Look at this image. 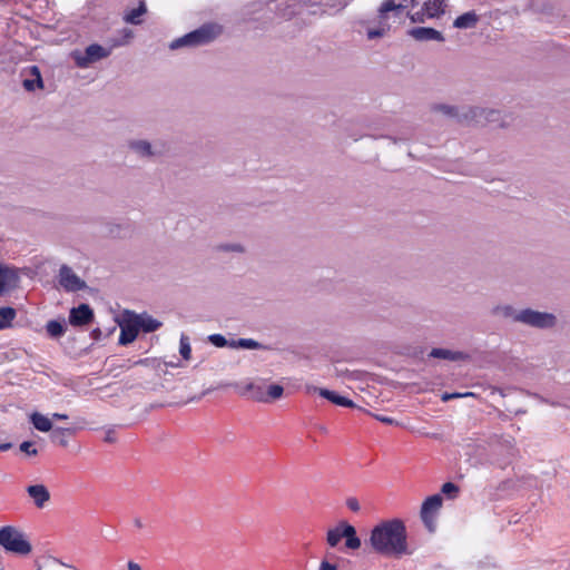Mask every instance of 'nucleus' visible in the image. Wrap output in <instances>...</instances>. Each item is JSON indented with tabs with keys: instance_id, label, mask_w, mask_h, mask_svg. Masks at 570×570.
<instances>
[{
	"instance_id": "obj_18",
	"label": "nucleus",
	"mask_w": 570,
	"mask_h": 570,
	"mask_svg": "<svg viewBox=\"0 0 570 570\" xmlns=\"http://www.w3.org/2000/svg\"><path fill=\"white\" fill-rule=\"evenodd\" d=\"M492 313L498 317L521 324L522 308L515 309L510 304H500L493 307Z\"/></svg>"
},
{
	"instance_id": "obj_35",
	"label": "nucleus",
	"mask_w": 570,
	"mask_h": 570,
	"mask_svg": "<svg viewBox=\"0 0 570 570\" xmlns=\"http://www.w3.org/2000/svg\"><path fill=\"white\" fill-rule=\"evenodd\" d=\"M283 392H284V389L282 385H279V384L269 385L268 391L266 393L267 401L269 399H272V400L279 399L283 395Z\"/></svg>"
},
{
	"instance_id": "obj_42",
	"label": "nucleus",
	"mask_w": 570,
	"mask_h": 570,
	"mask_svg": "<svg viewBox=\"0 0 570 570\" xmlns=\"http://www.w3.org/2000/svg\"><path fill=\"white\" fill-rule=\"evenodd\" d=\"M346 505L354 512H357L361 509L360 503L355 498L347 499Z\"/></svg>"
},
{
	"instance_id": "obj_14",
	"label": "nucleus",
	"mask_w": 570,
	"mask_h": 570,
	"mask_svg": "<svg viewBox=\"0 0 570 570\" xmlns=\"http://www.w3.org/2000/svg\"><path fill=\"white\" fill-rule=\"evenodd\" d=\"M18 283V273L13 268L0 265V295L14 289Z\"/></svg>"
},
{
	"instance_id": "obj_46",
	"label": "nucleus",
	"mask_w": 570,
	"mask_h": 570,
	"mask_svg": "<svg viewBox=\"0 0 570 570\" xmlns=\"http://www.w3.org/2000/svg\"><path fill=\"white\" fill-rule=\"evenodd\" d=\"M127 568H128V570H142L140 564L135 561H129L127 563Z\"/></svg>"
},
{
	"instance_id": "obj_27",
	"label": "nucleus",
	"mask_w": 570,
	"mask_h": 570,
	"mask_svg": "<svg viewBox=\"0 0 570 570\" xmlns=\"http://www.w3.org/2000/svg\"><path fill=\"white\" fill-rule=\"evenodd\" d=\"M403 8H405V6L401 2L396 3L394 0L383 1L377 10L380 21L381 22L384 21V19L386 18V14L389 12L399 11V10H402Z\"/></svg>"
},
{
	"instance_id": "obj_25",
	"label": "nucleus",
	"mask_w": 570,
	"mask_h": 570,
	"mask_svg": "<svg viewBox=\"0 0 570 570\" xmlns=\"http://www.w3.org/2000/svg\"><path fill=\"white\" fill-rule=\"evenodd\" d=\"M30 421L33 424L35 429H37L40 432H49L52 429V423L50 419L39 412L31 413Z\"/></svg>"
},
{
	"instance_id": "obj_33",
	"label": "nucleus",
	"mask_w": 570,
	"mask_h": 570,
	"mask_svg": "<svg viewBox=\"0 0 570 570\" xmlns=\"http://www.w3.org/2000/svg\"><path fill=\"white\" fill-rule=\"evenodd\" d=\"M179 353L184 357V360L188 361L190 358L191 348L189 340L185 335H181L179 341Z\"/></svg>"
},
{
	"instance_id": "obj_9",
	"label": "nucleus",
	"mask_w": 570,
	"mask_h": 570,
	"mask_svg": "<svg viewBox=\"0 0 570 570\" xmlns=\"http://www.w3.org/2000/svg\"><path fill=\"white\" fill-rule=\"evenodd\" d=\"M58 282L60 286L67 292H78L87 287L86 282L80 278L70 266L66 264L61 265L59 268Z\"/></svg>"
},
{
	"instance_id": "obj_7",
	"label": "nucleus",
	"mask_w": 570,
	"mask_h": 570,
	"mask_svg": "<svg viewBox=\"0 0 570 570\" xmlns=\"http://www.w3.org/2000/svg\"><path fill=\"white\" fill-rule=\"evenodd\" d=\"M117 323L120 327L119 344L127 345L132 343L140 332L135 318V312L125 309L122 316L117 320Z\"/></svg>"
},
{
	"instance_id": "obj_44",
	"label": "nucleus",
	"mask_w": 570,
	"mask_h": 570,
	"mask_svg": "<svg viewBox=\"0 0 570 570\" xmlns=\"http://www.w3.org/2000/svg\"><path fill=\"white\" fill-rule=\"evenodd\" d=\"M320 570H337V567L327 561H323L320 566Z\"/></svg>"
},
{
	"instance_id": "obj_2",
	"label": "nucleus",
	"mask_w": 570,
	"mask_h": 570,
	"mask_svg": "<svg viewBox=\"0 0 570 570\" xmlns=\"http://www.w3.org/2000/svg\"><path fill=\"white\" fill-rule=\"evenodd\" d=\"M368 543L373 551L387 557L400 558L410 553L406 528L400 519L377 523L371 530Z\"/></svg>"
},
{
	"instance_id": "obj_20",
	"label": "nucleus",
	"mask_w": 570,
	"mask_h": 570,
	"mask_svg": "<svg viewBox=\"0 0 570 570\" xmlns=\"http://www.w3.org/2000/svg\"><path fill=\"white\" fill-rule=\"evenodd\" d=\"M27 493L37 508H43L50 500V492L43 484H33L27 488Z\"/></svg>"
},
{
	"instance_id": "obj_23",
	"label": "nucleus",
	"mask_w": 570,
	"mask_h": 570,
	"mask_svg": "<svg viewBox=\"0 0 570 570\" xmlns=\"http://www.w3.org/2000/svg\"><path fill=\"white\" fill-rule=\"evenodd\" d=\"M147 12V7L144 1H140L137 8L127 10L124 20L130 24H140L142 22L141 17Z\"/></svg>"
},
{
	"instance_id": "obj_43",
	"label": "nucleus",
	"mask_w": 570,
	"mask_h": 570,
	"mask_svg": "<svg viewBox=\"0 0 570 570\" xmlns=\"http://www.w3.org/2000/svg\"><path fill=\"white\" fill-rule=\"evenodd\" d=\"M491 395L494 400H498V399H503L504 397V392L500 389H497V387H493L492 391H491Z\"/></svg>"
},
{
	"instance_id": "obj_4",
	"label": "nucleus",
	"mask_w": 570,
	"mask_h": 570,
	"mask_svg": "<svg viewBox=\"0 0 570 570\" xmlns=\"http://www.w3.org/2000/svg\"><path fill=\"white\" fill-rule=\"evenodd\" d=\"M222 32V27L218 24H205L174 41L170 42L171 50L180 47H196L208 43L216 39Z\"/></svg>"
},
{
	"instance_id": "obj_5",
	"label": "nucleus",
	"mask_w": 570,
	"mask_h": 570,
	"mask_svg": "<svg viewBox=\"0 0 570 570\" xmlns=\"http://www.w3.org/2000/svg\"><path fill=\"white\" fill-rule=\"evenodd\" d=\"M521 324L539 331H551L559 325L557 314L532 307L522 308Z\"/></svg>"
},
{
	"instance_id": "obj_30",
	"label": "nucleus",
	"mask_w": 570,
	"mask_h": 570,
	"mask_svg": "<svg viewBox=\"0 0 570 570\" xmlns=\"http://www.w3.org/2000/svg\"><path fill=\"white\" fill-rule=\"evenodd\" d=\"M216 250L222 253L244 254L246 247L240 243H224L217 245Z\"/></svg>"
},
{
	"instance_id": "obj_21",
	"label": "nucleus",
	"mask_w": 570,
	"mask_h": 570,
	"mask_svg": "<svg viewBox=\"0 0 570 570\" xmlns=\"http://www.w3.org/2000/svg\"><path fill=\"white\" fill-rule=\"evenodd\" d=\"M135 318L137 320L139 330L145 333H151L157 331L161 326V322L155 317H153L147 312L137 314L135 313Z\"/></svg>"
},
{
	"instance_id": "obj_49",
	"label": "nucleus",
	"mask_w": 570,
	"mask_h": 570,
	"mask_svg": "<svg viewBox=\"0 0 570 570\" xmlns=\"http://www.w3.org/2000/svg\"><path fill=\"white\" fill-rule=\"evenodd\" d=\"M135 523H136V525H137V527H141V523H140V521H139V520H136V522H135Z\"/></svg>"
},
{
	"instance_id": "obj_19",
	"label": "nucleus",
	"mask_w": 570,
	"mask_h": 570,
	"mask_svg": "<svg viewBox=\"0 0 570 570\" xmlns=\"http://www.w3.org/2000/svg\"><path fill=\"white\" fill-rule=\"evenodd\" d=\"M429 355L434 358L448 360V361H452V362L470 360V355L468 353H464L462 351H452L449 348H441V347L432 348Z\"/></svg>"
},
{
	"instance_id": "obj_31",
	"label": "nucleus",
	"mask_w": 570,
	"mask_h": 570,
	"mask_svg": "<svg viewBox=\"0 0 570 570\" xmlns=\"http://www.w3.org/2000/svg\"><path fill=\"white\" fill-rule=\"evenodd\" d=\"M229 346L248 348V350H257L261 347V344L257 341L252 340V338H239L237 341H232L229 343Z\"/></svg>"
},
{
	"instance_id": "obj_28",
	"label": "nucleus",
	"mask_w": 570,
	"mask_h": 570,
	"mask_svg": "<svg viewBox=\"0 0 570 570\" xmlns=\"http://www.w3.org/2000/svg\"><path fill=\"white\" fill-rule=\"evenodd\" d=\"M37 570H77L76 568L59 561L56 558H48Z\"/></svg>"
},
{
	"instance_id": "obj_41",
	"label": "nucleus",
	"mask_w": 570,
	"mask_h": 570,
	"mask_svg": "<svg viewBox=\"0 0 570 570\" xmlns=\"http://www.w3.org/2000/svg\"><path fill=\"white\" fill-rule=\"evenodd\" d=\"M20 450L22 452H26L27 454H30V455H36L37 454V449H35L32 446V442L30 441H24L20 444Z\"/></svg>"
},
{
	"instance_id": "obj_36",
	"label": "nucleus",
	"mask_w": 570,
	"mask_h": 570,
	"mask_svg": "<svg viewBox=\"0 0 570 570\" xmlns=\"http://www.w3.org/2000/svg\"><path fill=\"white\" fill-rule=\"evenodd\" d=\"M389 31V26L384 24L383 21L381 22V27L376 29H368L367 30V38L368 39H375L383 37Z\"/></svg>"
},
{
	"instance_id": "obj_17",
	"label": "nucleus",
	"mask_w": 570,
	"mask_h": 570,
	"mask_svg": "<svg viewBox=\"0 0 570 570\" xmlns=\"http://www.w3.org/2000/svg\"><path fill=\"white\" fill-rule=\"evenodd\" d=\"M308 392H316L324 399L331 401L332 403L340 405V406H347V407H355V403L342 395H338L336 392L327 390V389H321L316 386H307Z\"/></svg>"
},
{
	"instance_id": "obj_24",
	"label": "nucleus",
	"mask_w": 570,
	"mask_h": 570,
	"mask_svg": "<svg viewBox=\"0 0 570 570\" xmlns=\"http://www.w3.org/2000/svg\"><path fill=\"white\" fill-rule=\"evenodd\" d=\"M240 394L247 395L258 402H267V396L263 391V387L254 383H248L243 389H240Z\"/></svg>"
},
{
	"instance_id": "obj_26",
	"label": "nucleus",
	"mask_w": 570,
	"mask_h": 570,
	"mask_svg": "<svg viewBox=\"0 0 570 570\" xmlns=\"http://www.w3.org/2000/svg\"><path fill=\"white\" fill-rule=\"evenodd\" d=\"M30 73L33 76V79H24L23 88L28 91H33L36 88L42 89L43 82L39 68L37 66H32L30 68Z\"/></svg>"
},
{
	"instance_id": "obj_45",
	"label": "nucleus",
	"mask_w": 570,
	"mask_h": 570,
	"mask_svg": "<svg viewBox=\"0 0 570 570\" xmlns=\"http://www.w3.org/2000/svg\"><path fill=\"white\" fill-rule=\"evenodd\" d=\"M374 417L383 423H387V424H394L395 421L391 417H387V416H382V415H377V414H374Z\"/></svg>"
},
{
	"instance_id": "obj_32",
	"label": "nucleus",
	"mask_w": 570,
	"mask_h": 570,
	"mask_svg": "<svg viewBox=\"0 0 570 570\" xmlns=\"http://www.w3.org/2000/svg\"><path fill=\"white\" fill-rule=\"evenodd\" d=\"M47 332L52 337H58L63 333V326L58 321H49L46 325Z\"/></svg>"
},
{
	"instance_id": "obj_38",
	"label": "nucleus",
	"mask_w": 570,
	"mask_h": 570,
	"mask_svg": "<svg viewBox=\"0 0 570 570\" xmlns=\"http://www.w3.org/2000/svg\"><path fill=\"white\" fill-rule=\"evenodd\" d=\"M208 340L217 347H224L229 344L226 337L220 334H212Z\"/></svg>"
},
{
	"instance_id": "obj_34",
	"label": "nucleus",
	"mask_w": 570,
	"mask_h": 570,
	"mask_svg": "<svg viewBox=\"0 0 570 570\" xmlns=\"http://www.w3.org/2000/svg\"><path fill=\"white\" fill-rule=\"evenodd\" d=\"M434 111L442 114L448 117H459L458 109L450 105H436Z\"/></svg>"
},
{
	"instance_id": "obj_39",
	"label": "nucleus",
	"mask_w": 570,
	"mask_h": 570,
	"mask_svg": "<svg viewBox=\"0 0 570 570\" xmlns=\"http://www.w3.org/2000/svg\"><path fill=\"white\" fill-rule=\"evenodd\" d=\"M71 432H72L71 429L59 428V429L55 430L53 436L57 438L62 445H66L67 444L66 436L68 434H70Z\"/></svg>"
},
{
	"instance_id": "obj_37",
	"label": "nucleus",
	"mask_w": 570,
	"mask_h": 570,
	"mask_svg": "<svg viewBox=\"0 0 570 570\" xmlns=\"http://www.w3.org/2000/svg\"><path fill=\"white\" fill-rule=\"evenodd\" d=\"M475 394L473 392H465V393H443L441 395V400L443 402H446L452 399H460V397H473Z\"/></svg>"
},
{
	"instance_id": "obj_3",
	"label": "nucleus",
	"mask_w": 570,
	"mask_h": 570,
	"mask_svg": "<svg viewBox=\"0 0 570 570\" xmlns=\"http://www.w3.org/2000/svg\"><path fill=\"white\" fill-rule=\"evenodd\" d=\"M0 547L7 552L27 556L32 551V546L26 533L14 525L0 528Z\"/></svg>"
},
{
	"instance_id": "obj_22",
	"label": "nucleus",
	"mask_w": 570,
	"mask_h": 570,
	"mask_svg": "<svg viewBox=\"0 0 570 570\" xmlns=\"http://www.w3.org/2000/svg\"><path fill=\"white\" fill-rule=\"evenodd\" d=\"M479 21V17L474 11H468L461 16H459L453 21V27L458 29H471L476 26Z\"/></svg>"
},
{
	"instance_id": "obj_8",
	"label": "nucleus",
	"mask_w": 570,
	"mask_h": 570,
	"mask_svg": "<svg viewBox=\"0 0 570 570\" xmlns=\"http://www.w3.org/2000/svg\"><path fill=\"white\" fill-rule=\"evenodd\" d=\"M445 0H425L422 10L410 16L414 23L424 22L425 19H434L441 17L445 12Z\"/></svg>"
},
{
	"instance_id": "obj_10",
	"label": "nucleus",
	"mask_w": 570,
	"mask_h": 570,
	"mask_svg": "<svg viewBox=\"0 0 570 570\" xmlns=\"http://www.w3.org/2000/svg\"><path fill=\"white\" fill-rule=\"evenodd\" d=\"M108 56L109 51L97 43L88 46L85 53L79 51L72 53L76 65L80 68H87L90 63L104 59Z\"/></svg>"
},
{
	"instance_id": "obj_13",
	"label": "nucleus",
	"mask_w": 570,
	"mask_h": 570,
	"mask_svg": "<svg viewBox=\"0 0 570 570\" xmlns=\"http://www.w3.org/2000/svg\"><path fill=\"white\" fill-rule=\"evenodd\" d=\"M94 312L88 304H80L71 308L69 314V322L73 326L87 325L92 321Z\"/></svg>"
},
{
	"instance_id": "obj_29",
	"label": "nucleus",
	"mask_w": 570,
	"mask_h": 570,
	"mask_svg": "<svg viewBox=\"0 0 570 570\" xmlns=\"http://www.w3.org/2000/svg\"><path fill=\"white\" fill-rule=\"evenodd\" d=\"M16 315L14 308L10 306L0 307V330L10 327Z\"/></svg>"
},
{
	"instance_id": "obj_40",
	"label": "nucleus",
	"mask_w": 570,
	"mask_h": 570,
	"mask_svg": "<svg viewBox=\"0 0 570 570\" xmlns=\"http://www.w3.org/2000/svg\"><path fill=\"white\" fill-rule=\"evenodd\" d=\"M441 491L446 495H454L458 493L459 488L452 482H446L442 485Z\"/></svg>"
},
{
	"instance_id": "obj_47",
	"label": "nucleus",
	"mask_w": 570,
	"mask_h": 570,
	"mask_svg": "<svg viewBox=\"0 0 570 570\" xmlns=\"http://www.w3.org/2000/svg\"><path fill=\"white\" fill-rule=\"evenodd\" d=\"M53 419H57V420H67L68 419V415L67 414H63V413H55L52 415Z\"/></svg>"
},
{
	"instance_id": "obj_16",
	"label": "nucleus",
	"mask_w": 570,
	"mask_h": 570,
	"mask_svg": "<svg viewBox=\"0 0 570 570\" xmlns=\"http://www.w3.org/2000/svg\"><path fill=\"white\" fill-rule=\"evenodd\" d=\"M128 148L140 158H153L158 155L151 142L145 139L128 141Z\"/></svg>"
},
{
	"instance_id": "obj_6",
	"label": "nucleus",
	"mask_w": 570,
	"mask_h": 570,
	"mask_svg": "<svg viewBox=\"0 0 570 570\" xmlns=\"http://www.w3.org/2000/svg\"><path fill=\"white\" fill-rule=\"evenodd\" d=\"M342 538H345L347 549L357 550L361 548V539L356 535V530L346 521H341L335 528L328 529L326 541L330 547L334 548Z\"/></svg>"
},
{
	"instance_id": "obj_48",
	"label": "nucleus",
	"mask_w": 570,
	"mask_h": 570,
	"mask_svg": "<svg viewBox=\"0 0 570 570\" xmlns=\"http://www.w3.org/2000/svg\"><path fill=\"white\" fill-rule=\"evenodd\" d=\"M12 446L11 443H2L0 444V451H7Z\"/></svg>"
},
{
	"instance_id": "obj_12",
	"label": "nucleus",
	"mask_w": 570,
	"mask_h": 570,
	"mask_svg": "<svg viewBox=\"0 0 570 570\" xmlns=\"http://www.w3.org/2000/svg\"><path fill=\"white\" fill-rule=\"evenodd\" d=\"M441 507L442 497L440 494L429 497L422 503L420 511L421 519L430 531H432L434 527L433 515L441 509Z\"/></svg>"
},
{
	"instance_id": "obj_15",
	"label": "nucleus",
	"mask_w": 570,
	"mask_h": 570,
	"mask_svg": "<svg viewBox=\"0 0 570 570\" xmlns=\"http://www.w3.org/2000/svg\"><path fill=\"white\" fill-rule=\"evenodd\" d=\"M409 35L416 41L443 42L444 36L441 31L430 27H417L409 31Z\"/></svg>"
},
{
	"instance_id": "obj_11",
	"label": "nucleus",
	"mask_w": 570,
	"mask_h": 570,
	"mask_svg": "<svg viewBox=\"0 0 570 570\" xmlns=\"http://www.w3.org/2000/svg\"><path fill=\"white\" fill-rule=\"evenodd\" d=\"M464 118L474 121L475 124L483 125L485 122H499L505 118H511L508 115H501L500 111L489 108H470Z\"/></svg>"
},
{
	"instance_id": "obj_1",
	"label": "nucleus",
	"mask_w": 570,
	"mask_h": 570,
	"mask_svg": "<svg viewBox=\"0 0 570 570\" xmlns=\"http://www.w3.org/2000/svg\"><path fill=\"white\" fill-rule=\"evenodd\" d=\"M353 156L363 163L379 164L386 170H401L415 156L405 139L390 135H363L354 140Z\"/></svg>"
}]
</instances>
